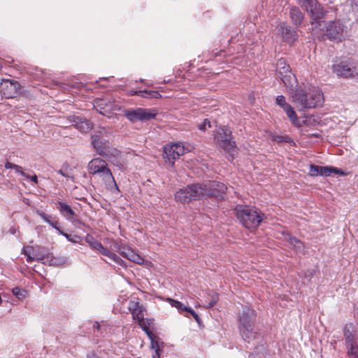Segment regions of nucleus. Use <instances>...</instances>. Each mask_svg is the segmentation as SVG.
I'll list each match as a JSON object with an SVG mask.
<instances>
[{"mask_svg":"<svg viewBox=\"0 0 358 358\" xmlns=\"http://www.w3.org/2000/svg\"><path fill=\"white\" fill-rule=\"evenodd\" d=\"M297 3L310 14L313 19V29L317 27L322 29L325 27V34L329 39L341 40L344 31L343 24L339 20L329 21L324 24L321 20L324 15V9L316 0H297Z\"/></svg>","mask_w":358,"mask_h":358,"instance_id":"obj_1","label":"nucleus"},{"mask_svg":"<svg viewBox=\"0 0 358 358\" xmlns=\"http://www.w3.org/2000/svg\"><path fill=\"white\" fill-rule=\"evenodd\" d=\"M227 187L222 182L212 181L208 184H193L184 189H180L175 194L177 201L188 203L192 200H199L209 196H220L227 190Z\"/></svg>","mask_w":358,"mask_h":358,"instance_id":"obj_2","label":"nucleus"},{"mask_svg":"<svg viewBox=\"0 0 358 358\" xmlns=\"http://www.w3.org/2000/svg\"><path fill=\"white\" fill-rule=\"evenodd\" d=\"M290 99L299 111L321 107L324 101L322 90L315 86L292 90L290 92Z\"/></svg>","mask_w":358,"mask_h":358,"instance_id":"obj_3","label":"nucleus"},{"mask_svg":"<svg viewBox=\"0 0 358 358\" xmlns=\"http://www.w3.org/2000/svg\"><path fill=\"white\" fill-rule=\"evenodd\" d=\"M256 317L255 311L249 307H245L239 315L240 334L243 340L248 343L255 340L257 336V332L255 329Z\"/></svg>","mask_w":358,"mask_h":358,"instance_id":"obj_4","label":"nucleus"},{"mask_svg":"<svg viewBox=\"0 0 358 358\" xmlns=\"http://www.w3.org/2000/svg\"><path fill=\"white\" fill-rule=\"evenodd\" d=\"M237 218L248 229L257 228L262 221V214L255 207L238 206L235 208Z\"/></svg>","mask_w":358,"mask_h":358,"instance_id":"obj_5","label":"nucleus"},{"mask_svg":"<svg viewBox=\"0 0 358 358\" xmlns=\"http://www.w3.org/2000/svg\"><path fill=\"white\" fill-rule=\"evenodd\" d=\"M217 145L227 154V159L232 162L238 154L236 142L233 140L232 132L227 127L222 128L215 136Z\"/></svg>","mask_w":358,"mask_h":358,"instance_id":"obj_6","label":"nucleus"},{"mask_svg":"<svg viewBox=\"0 0 358 358\" xmlns=\"http://www.w3.org/2000/svg\"><path fill=\"white\" fill-rule=\"evenodd\" d=\"M89 173L92 175L100 173L108 189L115 187L118 189L110 170L107 167V163L102 159L95 158L88 164Z\"/></svg>","mask_w":358,"mask_h":358,"instance_id":"obj_7","label":"nucleus"},{"mask_svg":"<svg viewBox=\"0 0 358 358\" xmlns=\"http://www.w3.org/2000/svg\"><path fill=\"white\" fill-rule=\"evenodd\" d=\"M157 115L155 109L136 108L127 110L124 113L125 117L129 121L136 122L137 121H148L155 119Z\"/></svg>","mask_w":358,"mask_h":358,"instance_id":"obj_8","label":"nucleus"},{"mask_svg":"<svg viewBox=\"0 0 358 358\" xmlns=\"http://www.w3.org/2000/svg\"><path fill=\"white\" fill-rule=\"evenodd\" d=\"M103 133H106L104 129H102L99 134H95L92 135V143L99 155L103 157H108L110 155L113 154V152L110 146V143L102 138Z\"/></svg>","mask_w":358,"mask_h":358,"instance_id":"obj_9","label":"nucleus"},{"mask_svg":"<svg viewBox=\"0 0 358 358\" xmlns=\"http://www.w3.org/2000/svg\"><path fill=\"white\" fill-rule=\"evenodd\" d=\"M275 103L284 110L289 121L294 126L298 128L301 127L299 118L294 110V108L287 102L286 99L283 95H278L275 99Z\"/></svg>","mask_w":358,"mask_h":358,"instance_id":"obj_10","label":"nucleus"},{"mask_svg":"<svg viewBox=\"0 0 358 358\" xmlns=\"http://www.w3.org/2000/svg\"><path fill=\"white\" fill-rule=\"evenodd\" d=\"M186 150L181 143L166 145L164 148V157L169 161L171 165H173L174 161L180 156L183 155Z\"/></svg>","mask_w":358,"mask_h":358,"instance_id":"obj_11","label":"nucleus"},{"mask_svg":"<svg viewBox=\"0 0 358 358\" xmlns=\"http://www.w3.org/2000/svg\"><path fill=\"white\" fill-rule=\"evenodd\" d=\"M333 70L338 76L345 78L358 76V68L345 62L334 64L333 66Z\"/></svg>","mask_w":358,"mask_h":358,"instance_id":"obj_12","label":"nucleus"},{"mask_svg":"<svg viewBox=\"0 0 358 358\" xmlns=\"http://www.w3.org/2000/svg\"><path fill=\"white\" fill-rule=\"evenodd\" d=\"M94 108L101 115L110 117L113 111L117 110V106L108 99H99L94 101Z\"/></svg>","mask_w":358,"mask_h":358,"instance_id":"obj_13","label":"nucleus"},{"mask_svg":"<svg viewBox=\"0 0 358 358\" xmlns=\"http://www.w3.org/2000/svg\"><path fill=\"white\" fill-rule=\"evenodd\" d=\"M18 84L16 81L3 80L0 83V92L6 99L13 98L17 93Z\"/></svg>","mask_w":358,"mask_h":358,"instance_id":"obj_14","label":"nucleus"},{"mask_svg":"<svg viewBox=\"0 0 358 358\" xmlns=\"http://www.w3.org/2000/svg\"><path fill=\"white\" fill-rule=\"evenodd\" d=\"M69 120L76 129L83 133H87L92 129V122L82 117L71 116Z\"/></svg>","mask_w":358,"mask_h":358,"instance_id":"obj_15","label":"nucleus"},{"mask_svg":"<svg viewBox=\"0 0 358 358\" xmlns=\"http://www.w3.org/2000/svg\"><path fill=\"white\" fill-rule=\"evenodd\" d=\"M278 31L283 40L288 43H294L298 38L296 31L284 22L280 24Z\"/></svg>","mask_w":358,"mask_h":358,"instance_id":"obj_16","label":"nucleus"},{"mask_svg":"<svg viewBox=\"0 0 358 358\" xmlns=\"http://www.w3.org/2000/svg\"><path fill=\"white\" fill-rule=\"evenodd\" d=\"M128 308L131 312L134 320L138 322L144 319V311H145V310L143 306L141 305L139 302L130 301Z\"/></svg>","mask_w":358,"mask_h":358,"instance_id":"obj_17","label":"nucleus"},{"mask_svg":"<svg viewBox=\"0 0 358 358\" xmlns=\"http://www.w3.org/2000/svg\"><path fill=\"white\" fill-rule=\"evenodd\" d=\"M282 235L283 236V240L288 242L289 245L292 246L297 252H303L305 247L303 243L301 240L292 236L287 231H282Z\"/></svg>","mask_w":358,"mask_h":358,"instance_id":"obj_18","label":"nucleus"},{"mask_svg":"<svg viewBox=\"0 0 358 358\" xmlns=\"http://www.w3.org/2000/svg\"><path fill=\"white\" fill-rule=\"evenodd\" d=\"M85 241L87 243L92 250L98 251L103 255H105L107 251V248L103 247L101 242L96 240L92 236L87 235L85 237Z\"/></svg>","mask_w":358,"mask_h":358,"instance_id":"obj_19","label":"nucleus"},{"mask_svg":"<svg viewBox=\"0 0 358 358\" xmlns=\"http://www.w3.org/2000/svg\"><path fill=\"white\" fill-rule=\"evenodd\" d=\"M289 16L292 23L296 27H299L301 24L304 17L300 9L296 6H292L290 8Z\"/></svg>","mask_w":358,"mask_h":358,"instance_id":"obj_20","label":"nucleus"},{"mask_svg":"<svg viewBox=\"0 0 358 358\" xmlns=\"http://www.w3.org/2000/svg\"><path fill=\"white\" fill-rule=\"evenodd\" d=\"M57 205L58 210L64 217L68 220L73 218L75 213L69 205L62 201H58Z\"/></svg>","mask_w":358,"mask_h":358,"instance_id":"obj_21","label":"nucleus"},{"mask_svg":"<svg viewBox=\"0 0 358 358\" xmlns=\"http://www.w3.org/2000/svg\"><path fill=\"white\" fill-rule=\"evenodd\" d=\"M152 322L153 320L150 319H143L138 322V325L146 333L150 341H152V339L155 340L159 338L150 330V326L152 324Z\"/></svg>","mask_w":358,"mask_h":358,"instance_id":"obj_22","label":"nucleus"},{"mask_svg":"<svg viewBox=\"0 0 358 358\" xmlns=\"http://www.w3.org/2000/svg\"><path fill=\"white\" fill-rule=\"evenodd\" d=\"M124 253V257L127 258L131 262L136 263L138 264H143L144 263V259L138 254L136 253L131 248Z\"/></svg>","mask_w":358,"mask_h":358,"instance_id":"obj_23","label":"nucleus"},{"mask_svg":"<svg viewBox=\"0 0 358 358\" xmlns=\"http://www.w3.org/2000/svg\"><path fill=\"white\" fill-rule=\"evenodd\" d=\"M287 87H292L296 83L295 76L291 72L278 76Z\"/></svg>","mask_w":358,"mask_h":358,"instance_id":"obj_24","label":"nucleus"},{"mask_svg":"<svg viewBox=\"0 0 358 358\" xmlns=\"http://www.w3.org/2000/svg\"><path fill=\"white\" fill-rule=\"evenodd\" d=\"M344 336L345 339L346 347L357 344L355 335L347 327L344 329Z\"/></svg>","mask_w":358,"mask_h":358,"instance_id":"obj_25","label":"nucleus"},{"mask_svg":"<svg viewBox=\"0 0 358 358\" xmlns=\"http://www.w3.org/2000/svg\"><path fill=\"white\" fill-rule=\"evenodd\" d=\"M276 69L278 76L291 71L289 66L286 63L284 59H278Z\"/></svg>","mask_w":358,"mask_h":358,"instance_id":"obj_26","label":"nucleus"},{"mask_svg":"<svg viewBox=\"0 0 358 358\" xmlns=\"http://www.w3.org/2000/svg\"><path fill=\"white\" fill-rule=\"evenodd\" d=\"M331 173L345 175V173L337 168L321 166L320 176H329Z\"/></svg>","mask_w":358,"mask_h":358,"instance_id":"obj_27","label":"nucleus"},{"mask_svg":"<svg viewBox=\"0 0 358 358\" xmlns=\"http://www.w3.org/2000/svg\"><path fill=\"white\" fill-rule=\"evenodd\" d=\"M151 348L155 350V354L152 355V358H160L161 346L163 345V343L160 341L159 338L155 340L152 339Z\"/></svg>","mask_w":358,"mask_h":358,"instance_id":"obj_28","label":"nucleus"},{"mask_svg":"<svg viewBox=\"0 0 358 358\" xmlns=\"http://www.w3.org/2000/svg\"><path fill=\"white\" fill-rule=\"evenodd\" d=\"M139 93L141 97L147 99H158L162 96L157 91L155 90H141Z\"/></svg>","mask_w":358,"mask_h":358,"instance_id":"obj_29","label":"nucleus"},{"mask_svg":"<svg viewBox=\"0 0 358 358\" xmlns=\"http://www.w3.org/2000/svg\"><path fill=\"white\" fill-rule=\"evenodd\" d=\"M104 256L108 257V258H110V259H112L113 262L120 265L121 266L124 268L127 267L126 262L124 260H122L120 257H119L117 255L110 252V250H108Z\"/></svg>","mask_w":358,"mask_h":358,"instance_id":"obj_30","label":"nucleus"},{"mask_svg":"<svg viewBox=\"0 0 358 358\" xmlns=\"http://www.w3.org/2000/svg\"><path fill=\"white\" fill-rule=\"evenodd\" d=\"M166 301L170 303V305L172 307H175L180 312H181L182 310L185 311L186 310H187V306H184L181 302L178 301L177 300H175V299H173L171 298H167Z\"/></svg>","mask_w":358,"mask_h":358,"instance_id":"obj_31","label":"nucleus"},{"mask_svg":"<svg viewBox=\"0 0 358 358\" xmlns=\"http://www.w3.org/2000/svg\"><path fill=\"white\" fill-rule=\"evenodd\" d=\"M209 297L210 298V301L207 304L204 305L205 308H210L213 307L219 300V295L216 292H213L209 294Z\"/></svg>","mask_w":358,"mask_h":358,"instance_id":"obj_32","label":"nucleus"},{"mask_svg":"<svg viewBox=\"0 0 358 358\" xmlns=\"http://www.w3.org/2000/svg\"><path fill=\"white\" fill-rule=\"evenodd\" d=\"M348 355L350 358H358V345H352L347 347Z\"/></svg>","mask_w":358,"mask_h":358,"instance_id":"obj_33","label":"nucleus"},{"mask_svg":"<svg viewBox=\"0 0 358 358\" xmlns=\"http://www.w3.org/2000/svg\"><path fill=\"white\" fill-rule=\"evenodd\" d=\"M24 255L27 257V262H29V263H31L32 262H34V260H36V261H41L44 259V257L43 256H37L36 255H34V256H31L30 255V252H28L27 249L25 248H23V252H22Z\"/></svg>","mask_w":358,"mask_h":358,"instance_id":"obj_34","label":"nucleus"},{"mask_svg":"<svg viewBox=\"0 0 358 358\" xmlns=\"http://www.w3.org/2000/svg\"><path fill=\"white\" fill-rule=\"evenodd\" d=\"M69 170V166L68 164H64L62 166V169L57 171V173L65 178H69L71 180H73L74 177L70 175Z\"/></svg>","mask_w":358,"mask_h":358,"instance_id":"obj_35","label":"nucleus"},{"mask_svg":"<svg viewBox=\"0 0 358 358\" xmlns=\"http://www.w3.org/2000/svg\"><path fill=\"white\" fill-rule=\"evenodd\" d=\"M273 140L277 143H282V142L293 143L292 138L287 135H286V136L276 135L273 137Z\"/></svg>","mask_w":358,"mask_h":358,"instance_id":"obj_36","label":"nucleus"},{"mask_svg":"<svg viewBox=\"0 0 358 358\" xmlns=\"http://www.w3.org/2000/svg\"><path fill=\"white\" fill-rule=\"evenodd\" d=\"M321 166L317 165L311 164L310 166L309 174L310 176L315 177L320 176Z\"/></svg>","mask_w":358,"mask_h":358,"instance_id":"obj_37","label":"nucleus"},{"mask_svg":"<svg viewBox=\"0 0 358 358\" xmlns=\"http://www.w3.org/2000/svg\"><path fill=\"white\" fill-rule=\"evenodd\" d=\"M12 292H13V295H15L19 299H22L24 298L25 295H26V291L24 289H21L20 288H19L17 287H14L12 289Z\"/></svg>","mask_w":358,"mask_h":358,"instance_id":"obj_38","label":"nucleus"},{"mask_svg":"<svg viewBox=\"0 0 358 358\" xmlns=\"http://www.w3.org/2000/svg\"><path fill=\"white\" fill-rule=\"evenodd\" d=\"M350 6L352 13L358 17V0H350Z\"/></svg>","mask_w":358,"mask_h":358,"instance_id":"obj_39","label":"nucleus"},{"mask_svg":"<svg viewBox=\"0 0 358 358\" xmlns=\"http://www.w3.org/2000/svg\"><path fill=\"white\" fill-rule=\"evenodd\" d=\"M210 122L208 119H205L203 122L198 125V128L201 131H206L207 127H210Z\"/></svg>","mask_w":358,"mask_h":358,"instance_id":"obj_40","label":"nucleus"},{"mask_svg":"<svg viewBox=\"0 0 358 358\" xmlns=\"http://www.w3.org/2000/svg\"><path fill=\"white\" fill-rule=\"evenodd\" d=\"M185 311L189 313L195 319V320L197 322H199L201 319L199 317V316L198 315L197 313H195V311L194 310H192L191 308H189L187 307V310H186Z\"/></svg>","mask_w":358,"mask_h":358,"instance_id":"obj_41","label":"nucleus"},{"mask_svg":"<svg viewBox=\"0 0 358 358\" xmlns=\"http://www.w3.org/2000/svg\"><path fill=\"white\" fill-rule=\"evenodd\" d=\"M13 169L15 171L16 173H18L21 174L22 176L25 178H28V175H27L23 171L22 168L17 164H15Z\"/></svg>","mask_w":358,"mask_h":358,"instance_id":"obj_42","label":"nucleus"},{"mask_svg":"<svg viewBox=\"0 0 358 358\" xmlns=\"http://www.w3.org/2000/svg\"><path fill=\"white\" fill-rule=\"evenodd\" d=\"M37 215H39L45 222H49L50 215H46L45 213L37 210Z\"/></svg>","mask_w":358,"mask_h":358,"instance_id":"obj_43","label":"nucleus"},{"mask_svg":"<svg viewBox=\"0 0 358 358\" xmlns=\"http://www.w3.org/2000/svg\"><path fill=\"white\" fill-rule=\"evenodd\" d=\"M130 248H127L124 245H121L120 248H117V252H119L122 256L124 257L123 252H127V250H129Z\"/></svg>","mask_w":358,"mask_h":358,"instance_id":"obj_44","label":"nucleus"},{"mask_svg":"<svg viewBox=\"0 0 358 358\" xmlns=\"http://www.w3.org/2000/svg\"><path fill=\"white\" fill-rule=\"evenodd\" d=\"M47 223H48L50 226H52L53 228H55V229L58 230L60 231L59 227H57V222L56 221H52L50 220V219L49 218V222H46Z\"/></svg>","mask_w":358,"mask_h":358,"instance_id":"obj_45","label":"nucleus"},{"mask_svg":"<svg viewBox=\"0 0 358 358\" xmlns=\"http://www.w3.org/2000/svg\"><path fill=\"white\" fill-rule=\"evenodd\" d=\"M141 92V90H131L129 92V94L131 95V96H134V95H138V96H141V94L139 93Z\"/></svg>","mask_w":358,"mask_h":358,"instance_id":"obj_46","label":"nucleus"},{"mask_svg":"<svg viewBox=\"0 0 358 358\" xmlns=\"http://www.w3.org/2000/svg\"><path fill=\"white\" fill-rule=\"evenodd\" d=\"M29 178L32 182H34L35 184L38 183V178L36 175H34L32 176H28V178Z\"/></svg>","mask_w":358,"mask_h":358,"instance_id":"obj_47","label":"nucleus"},{"mask_svg":"<svg viewBox=\"0 0 358 358\" xmlns=\"http://www.w3.org/2000/svg\"><path fill=\"white\" fill-rule=\"evenodd\" d=\"M50 264H52V265H59V264H60V262L57 258H52L50 260Z\"/></svg>","mask_w":358,"mask_h":358,"instance_id":"obj_48","label":"nucleus"},{"mask_svg":"<svg viewBox=\"0 0 358 358\" xmlns=\"http://www.w3.org/2000/svg\"><path fill=\"white\" fill-rule=\"evenodd\" d=\"M14 166H15V164L10 163L9 162H7L5 164V168L7 169H13Z\"/></svg>","mask_w":358,"mask_h":358,"instance_id":"obj_49","label":"nucleus"},{"mask_svg":"<svg viewBox=\"0 0 358 358\" xmlns=\"http://www.w3.org/2000/svg\"><path fill=\"white\" fill-rule=\"evenodd\" d=\"M62 235H64L69 241H71V242H73V243H76V241L73 240L71 238V236L67 234H65V233H63V232H61Z\"/></svg>","mask_w":358,"mask_h":358,"instance_id":"obj_50","label":"nucleus"},{"mask_svg":"<svg viewBox=\"0 0 358 358\" xmlns=\"http://www.w3.org/2000/svg\"><path fill=\"white\" fill-rule=\"evenodd\" d=\"M121 245H122L121 243V242H118V241H115L113 243L114 248H115V250L117 251V248H120Z\"/></svg>","mask_w":358,"mask_h":358,"instance_id":"obj_51","label":"nucleus"},{"mask_svg":"<svg viewBox=\"0 0 358 358\" xmlns=\"http://www.w3.org/2000/svg\"><path fill=\"white\" fill-rule=\"evenodd\" d=\"M93 327L99 330L100 328V324L98 322H95L93 325Z\"/></svg>","mask_w":358,"mask_h":358,"instance_id":"obj_52","label":"nucleus"},{"mask_svg":"<svg viewBox=\"0 0 358 358\" xmlns=\"http://www.w3.org/2000/svg\"><path fill=\"white\" fill-rule=\"evenodd\" d=\"M64 260H62V262H60V264L64 263Z\"/></svg>","mask_w":358,"mask_h":358,"instance_id":"obj_53","label":"nucleus"},{"mask_svg":"<svg viewBox=\"0 0 358 358\" xmlns=\"http://www.w3.org/2000/svg\"><path fill=\"white\" fill-rule=\"evenodd\" d=\"M64 260H62V262H60V264L64 263Z\"/></svg>","mask_w":358,"mask_h":358,"instance_id":"obj_54","label":"nucleus"},{"mask_svg":"<svg viewBox=\"0 0 358 358\" xmlns=\"http://www.w3.org/2000/svg\"><path fill=\"white\" fill-rule=\"evenodd\" d=\"M1 67L0 66V69H1Z\"/></svg>","mask_w":358,"mask_h":358,"instance_id":"obj_55","label":"nucleus"}]
</instances>
